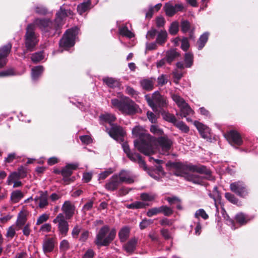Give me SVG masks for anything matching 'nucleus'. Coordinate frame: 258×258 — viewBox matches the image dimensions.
I'll return each instance as SVG.
<instances>
[{
  "mask_svg": "<svg viewBox=\"0 0 258 258\" xmlns=\"http://www.w3.org/2000/svg\"><path fill=\"white\" fill-rule=\"evenodd\" d=\"M132 134L139 140L134 142L135 147L145 155H150L154 153V143L155 139L151 136L147 132L140 126H135L132 130Z\"/></svg>",
  "mask_w": 258,
  "mask_h": 258,
  "instance_id": "1",
  "label": "nucleus"
},
{
  "mask_svg": "<svg viewBox=\"0 0 258 258\" xmlns=\"http://www.w3.org/2000/svg\"><path fill=\"white\" fill-rule=\"evenodd\" d=\"M116 233L115 228H110L108 225H104L97 233L95 243L98 246H107L114 239Z\"/></svg>",
  "mask_w": 258,
  "mask_h": 258,
  "instance_id": "2",
  "label": "nucleus"
},
{
  "mask_svg": "<svg viewBox=\"0 0 258 258\" xmlns=\"http://www.w3.org/2000/svg\"><path fill=\"white\" fill-rule=\"evenodd\" d=\"M112 106L118 109L122 113L131 114L137 111L138 106L134 101L126 97H122L121 101L117 99L111 101Z\"/></svg>",
  "mask_w": 258,
  "mask_h": 258,
  "instance_id": "3",
  "label": "nucleus"
},
{
  "mask_svg": "<svg viewBox=\"0 0 258 258\" xmlns=\"http://www.w3.org/2000/svg\"><path fill=\"white\" fill-rule=\"evenodd\" d=\"M77 34L78 29L77 28L68 30L60 41V46L64 48H70L74 46Z\"/></svg>",
  "mask_w": 258,
  "mask_h": 258,
  "instance_id": "4",
  "label": "nucleus"
},
{
  "mask_svg": "<svg viewBox=\"0 0 258 258\" xmlns=\"http://www.w3.org/2000/svg\"><path fill=\"white\" fill-rule=\"evenodd\" d=\"M189 172H197L200 173H204L206 175V178L209 179H212L211 178V172L204 166H196L187 164H182V168L180 174H177V175H182L183 174H187Z\"/></svg>",
  "mask_w": 258,
  "mask_h": 258,
  "instance_id": "5",
  "label": "nucleus"
},
{
  "mask_svg": "<svg viewBox=\"0 0 258 258\" xmlns=\"http://www.w3.org/2000/svg\"><path fill=\"white\" fill-rule=\"evenodd\" d=\"M34 30V27L33 25H28L25 35V45L27 49L30 51L33 50L34 47L38 41Z\"/></svg>",
  "mask_w": 258,
  "mask_h": 258,
  "instance_id": "6",
  "label": "nucleus"
},
{
  "mask_svg": "<svg viewBox=\"0 0 258 258\" xmlns=\"http://www.w3.org/2000/svg\"><path fill=\"white\" fill-rule=\"evenodd\" d=\"M172 98L180 108V115L181 117H185L188 115L194 113L192 109L180 96L177 94H173Z\"/></svg>",
  "mask_w": 258,
  "mask_h": 258,
  "instance_id": "7",
  "label": "nucleus"
},
{
  "mask_svg": "<svg viewBox=\"0 0 258 258\" xmlns=\"http://www.w3.org/2000/svg\"><path fill=\"white\" fill-rule=\"evenodd\" d=\"M146 98L148 104L153 110L156 109L157 105L162 107L167 104L166 99L163 97L158 92H154L152 98L148 96H146Z\"/></svg>",
  "mask_w": 258,
  "mask_h": 258,
  "instance_id": "8",
  "label": "nucleus"
},
{
  "mask_svg": "<svg viewBox=\"0 0 258 258\" xmlns=\"http://www.w3.org/2000/svg\"><path fill=\"white\" fill-rule=\"evenodd\" d=\"M53 223L57 225L58 230L60 234L63 236L67 235L69 231V224L62 213H59L57 215L53 220Z\"/></svg>",
  "mask_w": 258,
  "mask_h": 258,
  "instance_id": "9",
  "label": "nucleus"
},
{
  "mask_svg": "<svg viewBox=\"0 0 258 258\" xmlns=\"http://www.w3.org/2000/svg\"><path fill=\"white\" fill-rule=\"evenodd\" d=\"M109 136L118 142H123V137L125 135V132L123 128L116 124L112 125L111 128L108 130Z\"/></svg>",
  "mask_w": 258,
  "mask_h": 258,
  "instance_id": "10",
  "label": "nucleus"
},
{
  "mask_svg": "<svg viewBox=\"0 0 258 258\" xmlns=\"http://www.w3.org/2000/svg\"><path fill=\"white\" fill-rule=\"evenodd\" d=\"M230 188L231 191L241 197H244L247 194L244 184L241 181L234 182L231 183Z\"/></svg>",
  "mask_w": 258,
  "mask_h": 258,
  "instance_id": "11",
  "label": "nucleus"
},
{
  "mask_svg": "<svg viewBox=\"0 0 258 258\" xmlns=\"http://www.w3.org/2000/svg\"><path fill=\"white\" fill-rule=\"evenodd\" d=\"M227 138L229 142L232 145L240 146L242 140L239 134L235 131H231L227 134Z\"/></svg>",
  "mask_w": 258,
  "mask_h": 258,
  "instance_id": "12",
  "label": "nucleus"
},
{
  "mask_svg": "<svg viewBox=\"0 0 258 258\" xmlns=\"http://www.w3.org/2000/svg\"><path fill=\"white\" fill-rule=\"evenodd\" d=\"M61 210L64 213L66 218L70 219L75 213V206L71 201H67L64 202Z\"/></svg>",
  "mask_w": 258,
  "mask_h": 258,
  "instance_id": "13",
  "label": "nucleus"
},
{
  "mask_svg": "<svg viewBox=\"0 0 258 258\" xmlns=\"http://www.w3.org/2000/svg\"><path fill=\"white\" fill-rule=\"evenodd\" d=\"M183 9V6L181 4H178L174 6L170 3H167L164 6V10L167 15L172 16L176 12L181 11Z\"/></svg>",
  "mask_w": 258,
  "mask_h": 258,
  "instance_id": "14",
  "label": "nucleus"
},
{
  "mask_svg": "<svg viewBox=\"0 0 258 258\" xmlns=\"http://www.w3.org/2000/svg\"><path fill=\"white\" fill-rule=\"evenodd\" d=\"M55 240L53 238L45 237L42 243V249L45 253L52 252L54 248Z\"/></svg>",
  "mask_w": 258,
  "mask_h": 258,
  "instance_id": "15",
  "label": "nucleus"
},
{
  "mask_svg": "<svg viewBox=\"0 0 258 258\" xmlns=\"http://www.w3.org/2000/svg\"><path fill=\"white\" fill-rule=\"evenodd\" d=\"M158 143L163 154H165L170 149L172 142L167 137H162L158 139Z\"/></svg>",
  "mask_w": 258,
  "mask_h": 258,
  "instance_id": "16",
  "label": "nucleus"
},
{
  "mask_svg": "<svg viewBox=\"0 0 258 258\" xmlns=\"http://www.w3.org/2000/svg\"><path fill=\"white\" fill-rule=\"evenodd\" d=\"M120 183L118 175H114L109 179L105 187L107 190L113 191L116 189Z\"/></svg>",
  "mask_w": 258,
  "mask_h": 258,
  "instance_id": "17",
  "label": "nucleus"
},
{
  "mask_svg": "<svg viewBox=\"0 0 258 258\" xmlns=\"http://www.w3.org/2000/svg\"><path fill=\"white\" fill-rule=\"evenodd\" d=\"M12 45L11 44H8L6 46L0 48V68L4 67L6 64V59L5 58L10 53Z\"/></svg>",
  "mask_w": 258,
  "mask_h": 258,
  "instance_id": "18",
  "label": "nucleus"
},
{
  "mask_svg": "<svg viewBox=\"0 0 258 258\" xmlns=\"http://www.w3.org/2000/svg\"><path fill=\"white\" fill-rule=\"evenodd\" d=\"M117 175L120 183L125 182L131 183L134 182L135 177L128 171H121Z\"/></svg>",
  "mask_w": 258,
  "mask_h": 258,
  "instance_id": "19",
  "label": "nucleus"
},
{
  "mask_svg": "<svg viewBox=\"0 0 258 258\" xmlns=\"http://www.w3.org/2000/svg\"><path fill=\"white\" fill-rule=\"evenodd\" d=\"M33 26H38L42 31H48L49 28L51 27L52 23L48 20L46 19H36L34 22Z\"/></svg>",
  "mask_w": 258,
  "mask_h": 258,
  "instance_id": "20",
  "label": "nucleus"
},
{
  "mask_svg": "<svg viewBox=\"0 0 258 258\" xmlns=\"http://www.w3.org/2000/svg\"><path fill=\"white\" fill-rule=\"evenodd\" d=\"M194 125L196 126L203 138H206L208 137L210 133V129L208 126L198 121L194 122Z\"/></svg>",
  "mask_w": 258,
  "mask_h": 258,
  "instance_id": "21",
  "label": "nucleus"
},
{
  "mask_svg": "<svg viewBox=\"0 0 258 258\" xmlns=\"http://www.w3.org/2000/svg\"><path fill=\"white\" fill-rule=\"evenodd\" d=\"M34 201L40 208H43L48 205L47 197L46 194L43 193L40 197L35 198Z\"/></svg>",
  "mask_w": 258,
  "mask_h": 258,
  "instance_id": "22",
  "label": "nucleus"
},
{
  "mask_svg": "<svg viewBox=\"0 0 258 258\" xmlns=\"http://www.w3.org/2000/svg\"><path fill=\"white\" fill-rule=\"evenodd\" d=\"M154 80L152 78L143 79L140 81V85L143 89L151 91L153 89Z\"/></svg>",
  "mask_w": 258,
  "mask_h": 258,
  "instance_id": "23",
  "label": "nucleus"
},
{
  "mask_svg": "<svg viewBox=\"0 0 258 258\" xmlns=\"http://www.w3.org/2000/svg\"><path fill=\"white\" fill-rule=\"evenodd\" d=\"M78 164H70L67 165L61 171V174L63 177H69L73 173V170H75L78 167Z\"/></svg>",
  "mask_w": 258,
  "mask_h": 258,
  "instance_id": "24",
  "label": "nucleus"
},
{
  "mask_svg": "<svg viewBox=\"0 0 258 258\" xmlns=\"http://www.w3.org/2000/svg\"><path fill=\"white\" fill-rule=\"evenodd\" d=\"M137 243V239L135 237L133 238L124 245L123 248L127 252H132L136 248Z\"/></svg>",
  "mask_w": 258,
  "mask_h": 258,
  "instance_id": "25",
  "label": "nucleus"
},
{
  "mask_svg": "<svg viewBox=\"0 0 258 258\" xmlns=\"http://www.w3.org/2000/svg\"><path fill=\"white\" fill-rule=\"evenodd\" d=\"M130 229L126 226L122 227L118 233L119 239L121 242L126 240L130 235Z\"/></svg>",
  "mask_w": 258,
  "mask_h": 258,
  "instance_id": "26",
  "label": "nucleus"
},
{
  "mask_svg": "<svg viewBox=\"0 0 258 258\" xmlns=\"http://www.w3.org/2000/svg\"><path fill=\"white\" fill-rule=\"evenodd\" d=\"M130 155L132 156L134 160H131L132 161L137 162L141 167H142L145 170H147L146 165L143 160H142L140 155L138 153H131Z\"/></svg>",
  "mask_w": 258,
  "mask_h": 258,
  "instance_id": "27",
  "label": "nucleus"
},
{
  "mask_svg": "<svg viewBox=\"0 0 258 258\" xmlns=\"http://www.w3.org/2000/svg\"><path fill=\"white\" fill-rule=\"evenodd\" d=\"M103 81L108 87L111 88L118 87L120 85L119 81L113 78L106 77L103 79Z\"/></svg>",
  "mask_w": 258,
  "mask_h": 258,
  "instance_id": "28",
  "label": "nucleus"
},
{
  "mask_svg": "<svg viewBox=\"0 0 258 258\" xmlns=\"http://www.w3.org/2000/svg\"><path fill=\"white\" fill-rule=\"evenodd\" d=\"M149 204H146L143 202L136 201L131 204H128L126 207L128 209H143L146 206H148Z\"/></svg>",
  "mask_w": 258,
  "mask_h": 258,
  "instance_id": "29",
  "label": "nucleus"
},
{
  "mask_svg": "<svg viewBox=\"0 0 258 258\" xmlns=\"http://www.w3.org/2000/svg\"><path fill=\"white\" fill-rule=\"evenodd\" d=\"M44 70L43 67L41 66L36 67L32 69V77L33 79H37L43 73Z\"/></svg>",
  "mask_w": 258,
  "mask_h": 258,
  "instance_id": "30",
  "label": "nucleus"
},
{
  "mask_svg": "<svg viewBox=\"0 0 258 258\" xmlns=\"http://www.w3.org/2000/svg\"><path fill=\"white\" fill-rule=\"evenodd\" d=\"M140 198L144 202H153L156 199V195L152 193H142Z\"/></svg>",
  "mask_w": 258,
  "mask_h": 258,
  "instance_id": "31",
  "label": "nucleus"
},
{
  "mask_svg": "<svg viewBox=\"0 0 258 258\" xmlns=\"http://www.w3.org/2000/svg\"><path fill=\"white\" fill-rule=\"evenodd\" d=\"M208 36L209 34L208 33H205L201 36L199 41L197 42L199 49H202L205 46L208 39Z\"/></svg>",
  "mask_w": 258,
  "mask_h": 258,
  "instance_id": "32",
  "label": "nucleus"
},
{
  "mask_svg": "<svg viewBox=\"0 0 258 258\" xmlns=\"http://www.w3.org/2000/svg\"><path fill=\"white\" fill-rule=\"evenodd\" d=\"M178 56L179 53L175 50H170L166 52V60L168 63H171Z\"/></svg>",
  "mask_w": 258,
  "mask_h": 258,
  "instance_id": "33",
  "label": "nucleus"
},
{
  "mask_svg": "<svg viewBox=\"0 0 258 258\" xmlns=\"http://www.w3.org/2000/svg\"><path fill=\"white\" fill-rule=\"evenodd\" d=\"M100 118L101 120L110 124L114 121L116 118L114 115L109 113L102 114L100 115Z\"/></svg>",
  "mask_w": 258,
  "mask_h": 258,
  "instance_id": "34",
  "label": "nucleus"
},
{
  "mask_svg": "<svg viewBox=\"0 0 258 258\" xmlns=\"http://www.w3.org/2000/svg\"><path fill=\"white\" fill-rule=\"evenodd\" d=\"M23 195L20 190H16L11 194V199L13 203L18 202L23 197Z\"/></svg>",
  "mask_w": 258,
  "mask_h": 258,
  "instance_id": "35",
  "label": "nucleus"
},
{
  "mask_svg": "<svg viewBox=\"0 0 258 258\" xmlns=\"http://www.w3.org/2000/svg\"><path fill=\"white\" fill-rule=\"evenodd\" d=\"M21 178L17 172H12L8 177L7 184L11 185L13 181H18Z\"/></svg>",
  "mask_w": 258,
  "mask_h": 258,
  "instance_id": "36",
  "label": "nucleus"
},
{
  "mask_svg": "<svg viewBox=\"0 0 258 258\" xmlns=\"http://www.w3.org/2000/svg\"><path fill=\"white\" fill-rule=\"evenodd\" d=\"M182 163H178V162H169L166 165L168 166H170L173 169L175 170L177 174H180V171L182 168Z\"/></svg>",
  "mask_w": 258,
  "mask_h": 258,
  "instance_id": "37",
  "label": "nucleus"
},
{
  "mask_svg": "<svg viewBox=\"0 0 258 258\" xmlns=\"http://www.w3.org/2000/svg\"><path fill=\"white\" fill-rule=\"evenodd\" d=\"M167 36V34L165 31H161L157 36L156 39L157 42L159 44L164 43L166 40Z\"/></svg>",
  "mask_w": 258,
  "mask_h": 258,
  "instance_id": "38",
  "label": "nucleus"
},
{
  "mask_svg": "<svg viewBox=\"0 0 258 258\" xmlns=\"http://www.w3.org/2000/svg\"><path fill=\"white\" fill-rule=\"evenodd\" d=\"M119 33L121 35L126 36L128 38H131L134 36V34L131 31H130L126 26H124L119 29Z\"/></svg>",
  "mask_w": 258,
  "mask_h": 258,
  "instance_id": "39",
  "label": "nucleus"
},
{
  "mask_svg": "<svg viewBox=\"0 0 258 258\" xmlns=\"http://www.w3.org/2000/svg\"><path fill=\"white\" fill-rule=\"evenodd\" d=\"M19 229H17L16 226L13 225L10 226L8 230L6 235V237L10 239H12L16 234V230H18Z\"/></svg>",
  "mask_w": 258,
  "mask_h": 258,
  "instance_id": "40",
  "label": "nucleus"
},
{
  "mask_svg": "<svg viewBox=\"0 0 258 258\" xmlns=\"http://www.w3.org/2000/svg\"><path fill=\"white\" fill-rule=\"evenodd\" d=\"M90 5V3L89 1H88L85 3H83L79 5L77 8L78 13L80 14H82V13L86 12L89 9Z\"/></svg>",
  "mask_w": 258,
  "mask_h": 258,
  "instance_id": "41",
  "label": "nucleus"
},
{
  "mask_svg": "<svg viewBox=\"0 0 258 258\" xmlns=\"http://www.w3.org/2000/svg\"><path fill=\"white\" fill-rule=\"evenodd\" d=\"M184 61L185 66L187 68H190L193 63V55L190 52L185 53Z\"/></svg>",
  "mask_w": 258,
  "mask_h": 258,
  "instance_id": "42",
  "label": "nucleus"
},
{
  "mask_svg": "<svg viewBox=\"0 0 258 258\" xmlns=\"http://www.w3.org/2000/svg\"><path fill=\"white\" fill-rule=\"evenodd\" d=\"M161 213V211L160 209V207H154L151 209H150L147 212V216L151 217L153 216L157 215L158 214Z\"/></svg>",
  "mask_w": 258,
  "mask_h": 258,
  "instance_id": "43",
  "label": "nucleus"
},
{
  "mask_svg": "<svg viewBox=\"0 0 258 258\" xmlns=\"http://www.w3.org/2000/svg\"><path fill=\"white\" fill-rule=\"evenodd\" d=\"M174 125L184 133H187L189 130V127L182 121H176Z\"/></svg>",
  "mask_w": 258,
  "mask_h": 258,
  "instance_id": "44",
  "label": "nucleus"
},
{
  "mask_svg": "<svg viewBox=\"0 0 258 258\" xmlns=\"http://www.w3.org/2000/svg\"><path fill=\"white\" fill-rule=\"evenodd\" d=\"M162 115L163 118L165 120L169 122H170L173 123L174 124H175V123H176L177 121L175 117L173 114H171L169 113L164 112L163 113H162Z\"/></svg>",
  "mask_w": 258,
  "mask_h": 258,
  "instance_id": "45",
  "label": "nucleus"
},
{
  "mask_svg": "<svg viewBox=\"0 0 258 258\" xmlns=\"http://www.w3.org/2000/svg\"><path fill=\"white\" fill-rule=\"evenodd\" d=\"M195 217L199 218L200 217L204 219H207L209 217L208 214L206 213L205 211L203 209H200L196 211L195 214Z\"/></svg>",
  "mask_w": 258,
  "mask_h": 258,
  "instance_id": "46",
  "label": "nucleus"
},
{
  "mask_svg": "<svg viewBox=\"0 0 258 258\" xmlns=\"http://www.w3.org/2000/svg\"><path fill=\"white\" fill-rule=\"evenodd\" d=\"M168 77L166 75H161L157 78L158 85L162 86L168 82Z\"/></svg>",
  "mask_w": 258,
  "mask_h": 258,
  "instance_id": "47",
  "label": "nucleus"
},
{
  "mask_svg": "<svg viewBox=\"0 0 258 258\" xmlns=\"http://www.w3.org/2000/svg\"><path fill=\"white\" fill-rule=\"evenodd\" d=\"M113 172V170L112 168H109L107 170L101 172L99 174L98 176L99 180H103L107 177L109 175Z\"/></svg>",
  "mask_w": 258,
  "mask_h": 258,
  "instance_id": "48",
  "label": "nucleus"
},
{
  "mask_svg": "<svg viewBox=\"0 0 258 258\" xmlns=\"http://www.w3.org/2000/svg\"><path fill=\"white\" fill-rule=\"evenodd\" d=\"M44 58L42 52H38L33 54L31 59L34 62H37Z\"/></svg>",
  "mask_w": 258,
  "mask_h": 258,
  "instance_id": "49",
  "label": "nucleus"
},
{
  "mask_svg": "<svg viewBox=\"0 0 258 258\" xmlns=\"http://www.w3.org/2000/svg\"><path fill=\"white\" fill-rule=\"evenodd\" d=\"M160 209L161 213H162L165 216H169L173 213L172 210L166 206H161Z\"/></svg>",
  "mask_w": 258,
  "mask_h": 258,
  "instance_id": "50",
  "label": "nucleus"
},
{
  "mask_svg": "<svg viewBox=\"0 0 258 258\" xmlns=\"http://www.w3.org/2000/svg\"><path fill=\"white\" fill-rule=\"evenodd\" d=\"M49 219V215L47 214H43L41 215H40L37 219L36 224L37 225H40L42 224L43 223L47 221L48 219Z\"/></svg>",
  "mask_w": 258,
  "mask_h": 258,
  "instance_id": "51",
  "label": "nucleus"
},
{
  "mask_svg": "<svg viewBox=\"0 0 258 258\" xmlns=\"http://www.w3.org/2000/svg\"><path fill=\"white\" fill-rule=\"evenodd\" d=\"M178 31V24L176 22H173L170 26L169 32L172 35L175 34Z\"/></svg>",
  "mask_w": 258,
  "mask_h": 258,
  "instance_id": "52",
  "label": "nucleus"
},
{
  "mask_svg": "<svg viewBox=\"0 0 258 258\" xmlns=\"http://www.w3.org/2000/svg\"><path fill=\"white\" fill-rule=\"evenodd\" d=\"M236 220L241 224H244L247 222L245 216L242 213L238 214L236 216Z\"/></svg>",
  "mask_w": 258,
  "mask_h": 258,
  "instance_id": "53",
  "label": "nucleus"
},
{
  "mask_svg": "<svg viewBox=\"0 0 258 258\" xmlns=\"http://www.w3.org/2000/svg\"><path fill=\"white\" fill-rule=\"evenodd\" d=\"M150 131L151 133L157 135H161L163 134V131L155 125H151L150 127Z\"/></svg>",
  "mask_w": 258,
  "mask_h": 258,
  "instance_id": "54",
  "label": "nucleus"
},
{
  "mask_svg": "<svg viewBox=\"0 0 258 258\" xmlns=\"http://www.w3.org/2000/svg\"><path fill=\"white\" fill-rule=\"evenodd\" d=\"M153 223V221L149 219H144L140 224V228L143 229L146 227H147L148 226H149L150 224H151Z\"/></svg>",
  "mask_w": 258,
  "mask_h": 258,
  "instance_id": "55",
  "label": "nucleus"
},
{
  "mask_svg": "<svg viewBox=\"0 0 258 258\" xmlns=\"http://www.w3.org/2000/svg\"><path fill=\"white\" fill-rule=\"evenodd\" d=\"M122 146L124 152L126 153V155L130 159V160H134V157L130 155V154L132 152L130 151L128 145L127 144H123Z\"/></svg>",
  "mask_w": 258,
  "mask_h": 258,
  "instance_id": "56",
  "label": "nucleus"
},
{
  "mask_svg": "<svg viewBox=\"0 0 258 258\" xmlns=\"http://www.w3.org/2000/svg\"><path fill=\"white\" fill-rule=\"evenodd\" d=\"M69 242L68 240L64 239L60 242V248L62 250H67L69 248Z\"/></svg>",
  "mask_w": 258,
  "mask_h": 258,
  "instance_id": "57",
  "label": "nucleus"
},
{
  "mask_svg": "<svg viewBox=\"0 0 258 258\" xmlns=\"http://www.w3.org/2000/svg\"><path fill=\"white\" fill-rule=\"evenodd\" d=\"M189 43L187 38H183L181 41V48L184 51H186L189 48Z\"/></svg>",
  "mask_w": 258,
  "mask_h": 258,
  "instance_id": "58",
  "label": "nucleus"
},
{
  "mask_svg": "<svg viewBox=\"0 0 258 258\" xmlns=\"http://www.w3.org/2000/svg\"><path fill=\"white\" fill-rule=\"evenodd\" d=\"M51 230V226L49 223H45L42 225L40 228V231H42L43 232H48Z\"/></svg>",
  "mask_w": 258,
  "mask_h": 258,
  "instance_id": "59",
  "label": "nucleus"
},
{
  "mask_svg": "<svg viewBox=\"0 0 258 258\" xmlns=\"http://www.w3.org/2000/svg\"><path fill=\"white\" fill-rule=\"evenodd\" d=\"M225 197L229 201L234 204L237 203L238 201L233 195L229 192L225 194Z\"/></svg>",
  "mask_w": 258,
  "mask_h": 258,
  "instance_id": "60",
  "label": "nucleus"
},
{
  "mask_svg": "<svg viewBox=\"0 0 258 258\" xmlns=\"http://www.w3.org/2000/svg\"><path fill=\"white\" fill-rule=\"evenodd\" d=\"M80 138L81 141L86 144H89L92 142V140L89 136H81Z\"/></svg>",
  "mask_w": 258,
  "mask_h": 258,
  "instance_id": "61",
  "label": "nucleus"
},
{
  "mask_svg": "<svg viewBox=\"0 0 258 258\" xmlns=\"http://www.w3.org/2000/svg\"><path fill=\"white\" fill-rule=\"evenodd\" d=\"M16 172L21 178L25 177L27 175L26 170L23 167H19Z\"/></svg>",
  "mask_w": 258,
  "mask_h": 258,
  "instance_id": "62",
  "label": "nucleus"
},
{
  "mask_svg": "<svg viewBox=\"0 0 258 258\" xmlns=\"http://www.w3.org/2000/svg\"><path fill=\"white\" fill-rule=\"evenodd\" d=\"M147 117L152 123H155L157 121L156 116L152 112L148 111Z\"/></svg>",
  "mask_w": 258,
  "mask_h": 258,
  "instance_id": "63",
  "label": "nucleus"
},
{
  "mask_svg": "<svg viewBox=\"0 0 258 258\" xmlns=\"http://www.w3.org/2000/svg\"><path fill=\"white\" fill-rule=\"evenodd\" d=\"M190 24L188 21H183L181 23V29L184 32H186L189 30Z\"/></svg>",
  "mask_w": 258,
  "mask_h": 258,
  "instance_id": "64",
  "label": "nucleus"
}]
</instances>
